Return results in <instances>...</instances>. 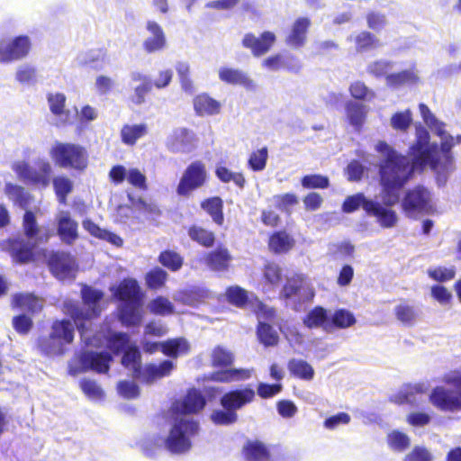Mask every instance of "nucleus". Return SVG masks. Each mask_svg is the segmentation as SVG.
<instances>
[{"instance_id": "1", "label": "nucleus", "mask_w": 461, "mask_h": 461, "mask_svg": "<svg viewBox=\"0 0 461 461\" xmlns=\"http://www.w3.org/2000/svg\"><path fill=\"white\" fill-rule=\"evenodd\" d=\"M113 301L118 303L117 318L125 327H139L144 317L145 293L133 277H125L110 287Z\"/></svg>"}, {"instance_id": "2", "label": "nucleus", "mask_w": 461, "mask_h": 461, "mask_svg": "<svg viewBox=\"0 0 461 461\" xmlns=\"http://www.w3.org/2000/svg\"><path fill=\"white\" fill-rule=\"evenodd\" d=\"M412 168L409 157L405 155L384 158L379 165V177L383 193L388 196L385 204L394 205L399 198L398 192L412 178Z\"/></svg>"}, {"instance_id": "3", "label": "nucleus", "mask_w": 461, "mask_h": 461, "mask_svg": "<svg viewBox=\"0 0 461 461\" xmlns=\"http://www.w3.org/2000/svg\"><path fill=\"white\" fill-rule=\"evenodd\" d=\"M104 295L103 291L84 285L81 288V298L85 307L71 300L64 302L63 312L74 321L81 337L86 335L91 321L100 316L102 309L99 303Z\"/></svg>"}, {"instance_id": "4", "label": "nucleus", "mask_w": 461, "mask_h": 461, "mask_svg": "<svg viewBox=\"0 0 461 461\" xmlns=\"http://www.w3.org/2000/svg\"><path fill=\"white\" fill-rule=\"evenodd\" d=\"M256 397L255 391L247 386L226 392L220 399L221 410L213 411L210 419L215 425L228 426L238 421L237 411L251 403Z\"/></svg>"}, {"instance_id": "5", "label": "nucleus", "mask_w": 461, "mask_h": 461, "mask_svg": "<svg viewBox=\"0 0 461 461\" xmlns=\"http://www.w3.org/2000/svg\"><path fill=\"white\" fill-rule=\"evenodd\" d=\"M442 382L453 387L454 390L442 385L435 386L429 395V402L441 411H461V368L446 373L442 377Z\"/></svg>"}, {"instance_id": "6", "label": "nucleus", "mask_w": 461, "mask_h": 461, "mask_svg": "<svg viewBox=\"0 0 461 461\" xmlns=\"http://www.w3.org/2000/svg\"><path fill=\"white\" fill-rule=\"evenodd\" d=\"M74 335L75 329L69 320H55L50 334L38 338L37 348L45 356H62L66 352V346L73 342Z\"/></svg>"}, {"instance_id": "7", "label": "nucleus", "mask_w": 461, "mask_h": 461, "mask_svg": "<svg viewBox=\"0 0 461 461\" xmlns=\"http://www.w3.org/2000/svg\"><path fill=\"white\" fill-rule=\"evenodd\" d=\"M49 154L60 168L83 172L88 167V153L85 147L72 142H55Z\"/></svg>"}, {"instance_id": "8", "label": "nucleus", "mask_w": 461, "mask_h": 461, "mask_svg": "<svg viewBox=\"0 0 461 461\" xmlns=\"http://www.w3.org/2000/svg\"><path fill=\"white\" fill-rule=\"evenodd\" d=\"M401 206L404 215L410 219L438 213L433 202L432 193L423 185H417L408 189L402 197Z\"/></svg>"}, {"instance_id": "9", "label": "nucleus", "mask_w": 461, "mask_h": 461, "mask_svg": "<svg viewBox=\"0 0 461 461\" xmlns=\"http://www.w3.org/2000/svg\"><path fill=\"white\" fill-rule=\"evenodd\" d=\"M429 135L425 130L418 133L415 141L409 148V166L412 168V175L415 171L422 172L429 164L433 170L441 169L439 159L435 158L429 149Z\"/></svg>"}, {"instance_id": "10", "label": "nucleus", "mask_w": 461, "mask_h": 461, "mask_svg": "<svg viewBox=\"0 0 461 461\" xmlns=\"http://www.w3.org/2000/svg\"><path fill=\"white\" fill-rule=\"evenodd\" d=\"M198 423L194 420H179L170 429L165 439L166 448L172 454H182L191 448L190 438L198 431Z\"/></svg>"}, {"instance_id": "11", "label": "nucleus", "mask_w": 461, "mask_h": 461, "mask_svg": "<svg viewBox=\"0 0 461 461\" xmlns=\"http://www.w3.org/2000/svg\"><path fill=\"white\" fill-rule=\"evenodd\" d=\"M208 181V173L205 164L201 160L190 163L184 170L176 185V194L188 198L197 189L202 188Z\"/></svg>"}, {"instance_id": "12", "label": "nucleus", "mask_w": 461, "mask_h": 461, "mask_svg": "<svg viewBox=\"0 0 461 461\" xmlns=\"http://www.w3.org/2000/svg\"><path fill=\"white\" fill-rule=\"evenodd\" d=\"M20 176L32 186L46 189L51 182L52 167L48 160L38 159L33 166L23 165Z\"/></svg>"}, {"instance_id": "13", "label": "nucleus", "mask_w": 461, "mask_h": 461, "mask_svg": "<svg viewBox=\"0 0 461 461\" xmlns=\"http://www.w3.org/2000/svg\"><path fill=\"white\" fill-rule=\"evenodd\" d=\"M295 295L299 296L300 303L312 302L315 296L314 288L307 282V277L303 274H294L289 277L280 293V297L285 300Z\"/></svg>"}, {"instance_id": "14", "label": "nucleus", "mask_w": 461, "mask_h": 461, "mask_svg": "<svg viewBox=\"0 0 461 461\" xmlns=\"http://www.w3.org/2000/svg\"><path fill=\"white\" fill-rule=\"evenodd\" d=\"M32 42L27 35H19L11 41H0V62L7 63L24 59L30 53Z\"/></svg>"}, {"instance_id": "15", "label": "nucleus", "mask_w": 461, "mask_h": 461, "mask_svg": "<svg viewBox=\"0 0 461 461\" xmlns=\"http://www.w3.org/2000/svg\"><path fill=\"white\" fill-rule=\"evenodd\" d=\"M47 264L52 275L59 279L69 277L76 267L74 258L66 251H52Z\"/></svg>"}, {"instance_id": "16", "label": "nucleus", "mask_w": 461, "mask_h": 461, "mask_svg": "<svg viewBox=\"0 0 461 461\" xmlns=\"http://www.w3.org/2000/svg\"><path fill=\"white\" fill-rule=\"evenodd\" d=\"M82 371H95L98 374H107L113 357L107 352L84 351L79 356Z\"/></svg>"}, {"instance_id": "17", "label": "nucleus", "mask_w": 461, "mask_h": 461, "mask_svg": "<svg viewBox=\"0 0 461 461\" xmlns=\"http://www.w3.org/2000/svg\"><path fill=\"white\" fill-rule=\"evenodd\" d=\"M7 250L17 264H28L35 260V244L23 238H13L6 240Z\"/></svg>"}, {"instance_id": "18", "label": "nucleus", "mask_w": 461, "mask_h": 461, "mask_svg": "<svg viewBox=\"0 0 461 461\" xmlns=\"http://www.w3.org/2000/svg\"><path fill=\"white\" fill-rule=\"evenodd\" d=\"M232 256L229 249L224 245H219L203 254V263L208 269L213 272H226L229 270Z\"/></svg>"}, {"instance_id": "19", "label": "nucleus", "mask_w": 461, "mask_h": 461, "mask_svg": "<svg viewBox=\"0 0 461 461\" xmlns=\"http://www.w3.org/2000/svg\"><path fill=\"white\" fill-rule=\"evenodd\" d=\"M388 196L384 194V201ZM381 204L377 201L370 200L366 203V213L368 216L375 218L377 223L384 229L393 228L396 225L398 217L394 210L389 208L390 206Z\"/></svg>"}, {"instance_id": "20", "label": "nucleus", "mask_w": 461, "mask_h": 461, "mask_svg": "<svg viewBox=\"0 0 461 461\" xmlns=\"http://www.w3.org/2000/svg\"><path fill=\"white\" fill-rule=\"evenodd\" d=\"M206 405V399L200 390L191 388L187 390L182 400L174 403V410L181 414H196L203 411Z\"/></svg>"}, {"instance_id": "21", "label": "nucleus", "mask_w": 461, "mask_h": 461, "mask_svg": "<svg viewBox=\"0 0 461 461\" xmlns=\"http://www.w3.org/2000/svg\"><path fill=\"white\" fill-rule=\"evenodd\" d=\"M276 37L272 32H264L257 38L253 33H246L242 40V45L249 49L254 56H261L267 53L276 42Z\"/></svg>"}, {"instance_id": "22", "label": "nucleus", "mask_w": 461, "mask_h": 461, "mask_svg": "<svg viewBox=\"0 0 461 461\" xmlns=\"http://www.w3.org/2000/svg\"><path fill=\"white\" fill-rule=\"evenodd\" d=\"M311 25L310 18L303 16L296 18L285 38V43L294 49L303 47L307 41V35Z\"/></svg>"}, {"instance_id": "23", "label": "nucleus", "mask_w": 461, "mask_h": 461, "mask_svg": "<svg viewBox=\"0 0 461 461\" xmlns=\"http://www.w3.org/2000/svg\"><path fill=\"white\" fill-rule=\"evenodd\" d=\"M11 307L14 310H25L33 315L40 312L43 305L40 298L33 294L16 293L12 296Z\"/></svg>"}, {"instance_id": "24", "label": "nucleus", "mask_w": 461, "mask_h": 461, "mask_svg": "<svg viewBox=\"0 0 461 461\" xmlns=\"http://www.w3.org/2000/svg\"><path fill=\"white\" fill-rule=\"evenodd\" d=\"M219 78L221 81L229 85H240L248 90L255 89V83L246 73L243 71L223 67L219 70Z\"/></svg>"}, {"instance_id": "25", "label": "nucleus", "mask_w": 461, "mask_h": 461, "mask_svg": "<svg viewBox=\"0 0 461 461\" xmlns=\"http://www.w3.org/2000/svg\"><path fill=\"white\" fill-rule=\"evenodd\" d=\"M175 368L171 360H163L158 365L148 364L142 369L141 377L139 378L144 383L150 384L157 379L168 376Z\"/></svg>"}, {"instance_id": "26", "label": "nucleus", "mask_w": 461, "mask_h": 461, "mask_svg": "<svg viewBox=\"0 0 461 461\" xmlns=\"http://www.w3.org/2000/svg\"><path fill=\"white\" fill-rule=\"evenodd\" d=\"M187 235L189 239L199 246L211 249L216 243V234L214 231L205 227L194 223L188 226Z\"/></svg>"}, {"instance_id": "27", "label": "nucleus", "mask_w": 461, "mask_h": 461, "mask_svg": "<svg viewBox=\"0 0 461 461\" xmlns=\"http://www.w3.org/2000/svg\"><path fill=\"white\" fill-rule=\"evenodd\" d=\"M329 320L328 310L318 305L306 313L303 318V324L310 330L321 328L329 333Z\"/></svg>"}, {"instance_id": "28", "label": "nucleus", "mask_w": 461, "mask_h": 461, "mask_svg": "<svg viewBox=\"0 0 461 461\" xmlns=\"http://www.w3.org/2000/svg\"><path fill=\"white\" fill-rule=\"evenodd\" d=\"M147 30L152 36L144 41V50L149 53L163 50L166 47L167 41L161 26L154 21H149Z\"/></svg>"}, {"instance_id": "29", "label": "nucleus", "mask_w": 461, "mask_h": 461, "mask_svg": "<svg viewBox=\"0 0 461 461\" xmlns=\"http://www.w3.org/2000/svg\"><path fill=\"white\" fill-rule=\"evenodd\" d=\"M247 461H274L269 448L259 440H249L242 448Z\"/></svg>"}, {"instance_id": "30", "label": "nucleus", "mask_w": 461, "mask_h": 461, "mask_svg": "<svg viewBox=\"0 0 461 461\" xmlns=\"http://www.w3.org/2000/svg\"><path fill=\"white\" fill-rule=\"evenodd\" d=\"M295 244L294 239L285 230L274 231L268 238L267 246L274 254L290 251Z\"/></svg>"}, {"instance_id": "31", "label": "nucleus", "mask_w": 461, "mask_h": 461, "mask_svg": "<svg viewBox=\"0 0 461 461\" xmlns=\"http://www.w3.org/2000/svg\"><path fill=\"white\" fill-rule=\"evenodd\" d=\"M250 375V371L248 369L227 367L212 372L209 380L216 383L229 384L247 380Z\"/></svg>"}, {"instance_id": "32", "label": "nucleus", "mask_w": 461, "mask_h": 461, "mask_svg": "<svg viewBox=\"0 0 461 461\" xmlns=\"http://www.w3.org/2000/svg\"><path fill=\"white\" fill-rule=\"evenodd\" d=\"M194 140V136L191 131L186 128H180L176 130L170 137L168 148L175 153L189 152Z\"/></svg>"}, {"instance_id": "33", "label": "nucleus", "mask_w": 461, "mask_h": 461, "mask_svg": "<svg viewBox=\"0 0 461 461\" xmlns=\"http://www.w3.org/2000/svg\"><path fill=\"white\" fill-rule=\"evenodd\" d=\"M77 228V222L68 212L63 213L58 220V234L66 244L71 245L78 238Z\"/></svg>"}, {"instance_id": "34", "label": "nucleus", "mask_w": 461, "mask_h": 461, "mask_svg": "<svg viewBox=\"0 0 461 461\" xmlns=\"http://www.w3.org/2000/svg\"><path fill=\"white\" fill-rule=\"evenodd\" d=\"M201 208L211 217L218 226L224 223L223 200L220 196H211L200 203Z\"/></svg>"}, {"instance_id": "35", "label": "nucleus", "mask_w": 461, "mask_h": 461, "mask_svg": "<svg viewBox=\"0 0 461 461\" xmlns=\"http://www.w3.org/2000/svg\"><path fill=\"white\" fill-rule=\"evenodd\" d=\"M122 365L132 371V377L139 379L142 375L141 355L137 347H128L122 357Z\"/></svg>"}, {"instance_id": "36", "label": "nucleus", "mask_w": 461, "mask_h": 461, "mask_svg": "<svg viewBox=\"0 0 461 461\" xmlns=\"http://www.w3.org/2000/svg\"><path fill=\"white\" fill-rule=\"evenodd\" d=\"M190 344L183 337L170 339L160 343L161 352L165 356L172 358H177L181 355H186L190 352Z\"/></svg>"}, {"instance_id": "37", "label": "nucleus", "mask_w": 461, "mask_h": 461, "mask_svg": "<svg viewBox=\"0 0 461 461\" xmlns=\"http://www.w3.org/2000/svg\"><path fill=\"white\" fill-rule=\"evenodd\" d=\"M357 322L355 315L348 309H337L329 320V333L334 330H345Z\"/></svg>"}, {"instance_id": "38", "label": "nucleus", "mask_w": 461, "mask_h": 461, "mask_svg": "<svg viewBox=\"0 0 461 461\" xmlns=\"http://www.w3.org/2000/svg\"><path fill=\"white\" fill-rule=\"evenodd\" d=\"M53 190L58 202L60 204H67L68 196L73 192L74 184L66 175H59L51 179Z\"/></svg>"}, {"instance_id": "39", "label": "nucleus", "mask_w": 461, "mask_h": 461, "mask_svg": "<svg viewBox=\"0 0 461 461\" xmlns=\"http://www.w3.org/2000/svg\"><path fill=\"white\" fill-rule=\"evenodd\" d=\"M194 108L198 115H212L220 112L221 104L207 94H201L194 98Z\"/></svg>"}, {"instance_id": "40", "label": "nucleus", "mask_w": 461, "mask_h": 461, "mask_svg": "<svg viewBox=\"0 0 461 461\" xmlns=\"http://www.w3.org/2000/svg\"><path fill=\"white\" fill-rule=\"evenodd\" d=\"M235 361V356L229 348L218 345L211 353V366L214 368L230 367Z\"/></svg>"}, {"instance_id": "41", "label": "nucleus", "mask_w": 461, "mask_h": 461, "mask_svg": "<svg viewBox=\"0 0 461 461\" xmlns=\"http://www.w3.org/2000/svg\"><path fill=\"white\" fill-rule=\"evenodd\" d=\"M147 133L148 126L146 123L124 124L121 129V140L124 144L133 146L138 140Z\"/></svg>"}, {"instance_id": "42", "label": "nucleus", "mask_w": 461, "mask_h": 461, "mask_svg": "<svg viewBox=\"0 0 461 461\" xmlns=\"http://www.w3.org/2000/svg\"><path fill=\"white\" fill-rule=\"evenodd\" d=\"M444 123L439 122L438 126L437 128V134L441 137V142H440V149L441 152L444 155L445 161L441 165L442 170H447L449 167L452 166L453 163V156L451 154V149L453 146L455 145L454 137L446 134L444 131Z\"/></svg>"}, {"instance_id": "43", "label": "nucleus", "mask_w": 461, "mask_h": 461, "mask_svg": "<svg viewBox=\"0 0 461 461\" xmlns=\"http://www.w3.org/2000/svg\"><path fill=\"white\" fill-rule=\"evenodd\" d=\"M346 114L349 124L360 130L366 122L367 109L362 104L348 102L346 105Z\"/></svg>"}, {"instance_id": "44", "label": "nucleus", "mask_w": 461, "mask_h": 461, "mask_svg": "<svg viewBox=\"0 0 461 461\" xmlns=\"http://www.w3.org/2000/svg\"><path fill=\"white\" fill-rule=\"evenodd\" d=\"M287 368L294 377L310 381L314 376L312 366L303 359L292 358L288 361Z\"/></svg>"}, {"instance_id": "45", "label": "nucleus", "mask_w": 461, "mask_h": 461, "mask_svg": "<svg viewBox=\"0 0 461 461\" xmlns=\"http://www.w3.org/2000/svg\"><path fill=\"white\" fill-rule=\"evenodd\" d=\"M158 261L171 272H177L184 265V257L173 249L162 250L158 258Z\"/></svg>"}, {"instance_id": "46", "label": "nucleus", "mask_w": 461, "mask_h": 461, "mask_svg": "<svg viewBox=\"0 0 461 461\" xmlns=\"http://www.w3.org/2000/svg\"><path fill=\"white\" fill-rule=\"evenodd\" d=\"M168 274L159 267H155L145 275V284L149 290H159L163 288L167 281Z\"/></svg>"}, {"instance_id": "47", "label": "nucleus", "mask_w": 461, "mask_h": 461, "mask_svg": "<svg viewBox=\"0 0 461 461\" xmlns=\"http://www.w3.org/2000/svg\"><path fill=\"white\" fill-rule=\"evenodd\" d=\"M225 296L229 303L243 309L249 303V293L239 285H230L225 291Z\"/></svg>"}, {"instance_id": "48", "label": "nucleus", "mask_w": 461, "mask_h": 461, "mask_svg": "<svg viewBox=\"0 0 461 461\" xmlns=\"http://www.w3.org/2000/svg\"><path fill=\"white\" fill-rule=\"evenodd\" d=\"M355 48L357 52H364L378 48L380 41L368 31H362L354 38Z\"/></svg>"}, {"instance_id": "49", "label": "nucleus", "mask_w": 461, "mask_h": 461, "mask_svg": "<svg viewBox=\"0 0 461 461\" xmlns=\"http://www.w3.org/2000/svg\"><path fill=\"white\" fill-rule=\"evenodd\" d=\"M257 336L265 347H275L279 342L278 333L273 327L266 322H259L257 326Z\"/></svg>"}, {"instance_id": "50", "label": "nucleus", "mask_w": 461, "mask_h": 461, "mask_svg": "<svg viewBox=\"0 0 461 461\" xmlns=\"http://www.w3.org/2000/svg\"><path fill=\"white\" fill-rule=\"evenodd\" d=\"M149 312L154 315H171L175 312L173 303L164 296H157L148 305Z\"/></svg>"}, {"instance_id": "51", "label": "nucleus", "mask_w": 461, "mask_h": 461, "mask_svg": "<svg viewBox=\"0 0 461 461\" xmlns=\"http://www.w3.org/2000/svg\"><path fill=\"white\" fill-rule=\"evenodd\" d=\"M215 176L221 182H233L240 188H243L246 184V179L242 173L231 172L224 166H219L216 167Z\"/></svg>"}, {"instance_id": "52", "label": "nucleus", "mask_w": 461, "mask_h": 461, "mask_svg": "<svg viewBox=\"0 0 461 461\" xmlns=\"http://www.w3.org/2000/svg\"><path fill=\"white\" fill-rule=\"evenodd\" d=\"M301 185L304 189H326L330 186V178L321 174H308L301 178Z\"/></svg>"}, {"instance_id": "53", "label": "nucleus", "mask_w": 461, "mask_h": 461, "mask_svg": "<svg viewBox=\"0 0 461 461\" xmlns=\"http://www.w3.org/2000/svg\"><path fill=\"white\" fill-rule=\"evenodd\" d=\"M107 348L114 354L119 355L123 352L130 342L127 333L114 332L107 338Z\"/></svg>"}, {"instance_id": "54", "label": "nucleus", "mask_w": 461, "mask_h": 461, "mask_svg": "<svg viewBox=\"0 0 461 461\" xmlns=\"http://www.w3.org/2000/svg\"><path fill=\"white\" fill-rule=\"evenodd\" d=\"M268 158V149L267 147H263L257 150H254L248 159V167L255 172L262 171L267 167Z\"/></svg>"}, {"instance_id": "55", "label": "nucleus", "mask_w": 461, "mask_h": 461, "mask_svg": "<svg viewBox=\"0 0 461 461\" xmlns=\"http://www.w3.org/2000/svg\"><path fill=\"white\" fill-rule=\"evenodd\" d=\"M370 200L371 199L366 198L362 193L349 195L342 203V211L346 213H350L362 207L366 212V203L370 202Z\"/></svg>"}, {"instance_id": "56", "label": "nucleus", "mask_w": 461, "mask_h": 461, "mask_svg": "<svg viewBox=\"0 0 461 461\" xmlns=\"http://www.w3.org/2000/svg\"><path fill=\"white\" fill-rule=\"evenodd\" d=\"M385 80L388 86L399 87L416 81V76L409 70H402L397 73L388 74Z\"/></svg>"}, {"instance_id": "57", "label": "nucleus", "mask_w": 461, "mask_h": 461, "mask_svg": "<svg viewBox=\"0 0 461 461\" xmlns=\"http://www.w3.org/2000/svg\"><path fill=\"white\" fill-rule=\"evenodd\" d=\"M263 277L266 283L271 285H277L283 278L282 269L275 262H267L263 267Z\"/></svg>"}, {"instance_id": "58", "label": "nucleus", "mask_w": 461, "mask_h": 461, "mask_svg": "<svg viewBox=\"0 0 461 461\" xmlns=\"http://www.w3.org/2000/svg\"><path fill=\"white\" fill-rule=\"evenodd\" d=\"M394 314L397 320L403 324H412L418 316L415 308L407 303L398 304L394 308Z\"/></svg>"}, {"instance_id": "59", "label": "nucleus", "mask_w": 461, "mask_h": 461, "mask_svg": "<svg viewBox=\"0 0 461 461\" xmlns=\"http://www.w3.org/2000/svg\"><path fill=\"white\" fill-rule=\"evenodd\" d=\"M12 325L19 335H27L33 328V320L25 313H20L13 317Z\"/></svg>"}, {"instance_id": "60", "label": "nucleus", "mask_w": 461, "mask_h": 461, "mask_svg": "<svg viewBox=\"0 0 461 461\" xmlns=\"http://www.w3.org/2000/svg\"><path fill=\"white\" fill-rule=\"evenodd\" d=\"M181 86L185 92H194V83L190 77V66L186 62H178L176 66Z\"/></svg>"}, {"instance_id": "61", "label": "nucleus", "mask_w": 461, "mask_h": 461, "mask_svg": "<svg viewBox=\"0 0 461 461\" xmlns=\"http://www.w3.org/2000/svg\"><path fill=\"white\" fill-rule=\"evenodd\" d=\"M82 392L92 400H100L104 397V391L95 380L84 378L79 382Z\"/></svg>"}, {"instance_id": "62", "label": "nucleus", "mask_w": 461, "mask_h": 461, "mask_svg": "<svg viewBox=\"0 0 461 461\" xmlns=\"http://www.w3.org/2000/svg\"><path fill=\"white\" fill-rule=\"evenodd\" d=\"M387 442L390 447L396 451H403L410 447L409 437L399 430H393L388 435Z\"/></svg>"}, {"instance_id": "63", "label": "nucleus", "mask_w": 461, "mask_h": 461, "mask_svg": "<svg viewBox=\"0 0 461 461\" xmlns=\"http://www.w3.org/2000/svg\"><path fill=\"white\" fill-rule=\"evenodd\" d=\"M23 229L24 235L29 239L34 238L39 234L40 228L33 212L28 210L24 212L23 218Z\"/></svg>"}, {"instance_id": "64", "label": "nucleus", "mask_w": 461, "mask_h": 461, "mask_svg": "<svg viewBox=\"0 0 461 461\" xmlns=\"http://www.w3.org/2000/svg\"><path fill=\"white\" fill-rule=\"evenodd\" d=\"M127 181L132 187L140 191H147L149 188L147 176L137 167L128 170Z\"/></svg>"}]
</instances>
